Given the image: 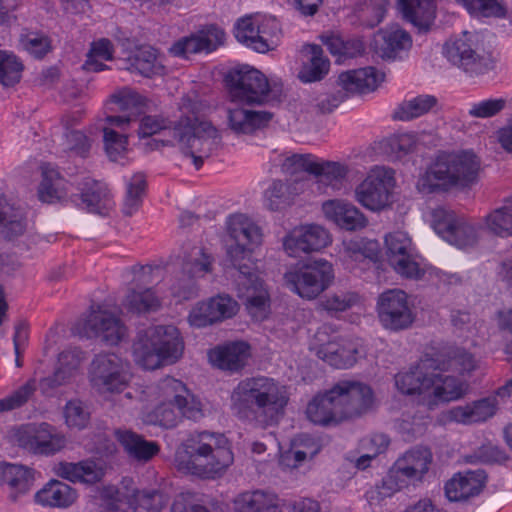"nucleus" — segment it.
I'll use <instances>...</instances> for the list:
<instances>
[{
    "label": "nucleus",
    "mask_w": 512,
    "mask_h": 512,
    "mask_svg": "<svg viewBox=\"0 0 512 512\" xmlns=\"http://www.w3.org/2000/svg\"><path fill=\"white\" fill-rule=\"evenodd\" d=\"M227 229L235 240L227 250L228 260L237 271V291L254 321L262 322L271 313L270 295L262 272L254 258V250L262 241L260 229L244 214L231 215Z\"/></svg>",
    "instance_id": "nucleus-1"
},
{
    "label": "nucleus",
    "mask_w": 512,
    "mask_h": 512,
    "mask_svg": "<svg viewBox=\"0 0 512 512\" xmlns=\"http://www.w3.org/2000/svg\"><path fill=\"white\" fill-rule=\"evenodd\" d=\"M204 104L196 95L182 99L180 111L183 118L173 128H168L164 120L158 117L146 116L139 126V137L144 140L159 133L164 138H153L144 142L148 150L158 149L162 145H175L191 156L196 169L203 163V157L212 150L218 136L217 129L202 117Z\"/></svg>",
    "instance_id": "nucleus-2"
},
{
    "label": "nucleus",
    "mask_w": 512,
    "mask_h": 512,
    "mask_svg": "<svg viewBox=\"0 0 512 512\" xmlns=\"http://www.w3.org/2000/svg\"><path fill=\"white\" fill-rule=\"evenodd\" d=\"M231 410L239 419L267 427L283 415L289 395L285 385L273 378H247L231 394Z\"/></svg>",
    "instance_id": "nucleus-3"
},
{
    "label": "nucleus",
    "mask_w": 512,
    "mask_h": 512,
    "mask_svg": "<svg viewBox=\"0 0 512 512\" xmlns=\"http://www.w3.org/2000/svg\"><path fill=\"white\" fill-rule=\"evenodd\" d=\"M422 216L443 240L460 249L473 246L483 229L502 238L512 235V206L492 211L483 226L467 223L443 206L426 207Z\"/></svg>",
    "instance_id": "nucleus-4"
},
{
    "label": "nucleus",
    "mask_w": 512,
    "mask_h": 512,
    "mask_svg": "<svg viewBox=\"0 0 512 512\" xmlns=\"http://www.w3.org/2000/svg\"><path fill=\"white\" fill-rule=\"evenodd\" d=\"M173 461L184 474L216 478L232 465L234 455L225 435L201 432L178 447Z\"/></svg>",
    "instance_id": "nucleus-5"
},
{
    "label": "nucleus",
    "mask_w": 512,
    "mask_h": 512,
    "mask_svg": "<svg viewBox=\"0 0 512 512\" xmlns=\"http://www.w3.org/2000/svg\"><path fill=\"white\" fill-rule=\"evenodd\" d=\"M479 366L476 357L464 348L427 352L415 366L396 374L394 383L403 395L417 396L426 405L431 370H455L470 374Z\"/></svg>",
    "instance_id": "nucleus-6"
},
{
    "label": "nucleus",
    "mask_w": 512,
    "mask_h": 512,
    "mask_svg": "<svg viewBox=\"0 0 512 512\" xmlns=\"http://www.w3.org/2000/svg\"><path fill=\"white\" fill-rule=\"evenodd\" d=\"M479 173L480 160L473 152L442 154L419 175L416 189L428 197L453 188H466L478 181Z\"/></svg>",
    "instance_id": "nucleus-7"
},
{
    "label": "nucleus",
    "mask_w": 512,
    "mask_h": 512,
    "mask_svg": "<svg viewBox=\"0 0 512 512\" xmlns=\"http://www.w3.org/2000/svg\"><path fill=\"white\" fill-rule=\"evenodd\" d=\"M153 404L147 407L142 414V421L146 424L173 427L182 417L198 420L203 416L202 404L177 379L167 377L150 391Z\"/></svg>",
    "instance_id": "nucleus-8"
},
{
    "label": "nucleus",
    "mask_w": 512,
    "mask_h": 512,
    "mask_svg": "<svg viewBox=\"0 0 512 512\" xmlns=\"http://www.w3.org/2000/svg\"><path fill=\"white\" fill-rule=\"evenodd\" d=\"M184 341L180 331L172 325L147 329L132 347L134 362L146 370H155L176 363L183 355Z\"/></svg>",
    "instance_id": "nucleus-9"
},
{
    "label": "nucleus",
    "mask_w": 512,
    "mask_h": 512,
    "mask_svg": "<svg viewBox=\"0 0 512 512\" xmlns=\"http://www.w3.org/2000/svg\"><path fill=\"white\" fill-rule=\"evenodd\" d=\"M333 264L316 258L290 267L284 274L285 285L299 297L307 300L317 298L334 282Z\"/></svg>",
    "instance_id": "nucleus-10"
},
{
    "label": "nucleus",
    "mask_w": 512,
    "mask_h": 512,
    "mask_svg": "<svg viewBox=\"0 0 512 512\" xmlns=\"http://www.w3.org/2000/svg\"><path fill=\"white\" fill-rule=\"evenodd\" d=\"M133 480L124 478L121 487L104 486L99 491V500L107 507L123 512H158L167 502L157 491L139 492L133 487Z\"/></svg>",
    "instance_id": "nucleus-11"
},
{
    "label": "nucleus",
    "mask_w": 512,
    "mask_h": 512,
    "mask_svg": "<svg viewBox=\"0 0 512 512\" xmlns=\"http://www.w3.org/2000/svg\"><path fill=\"white\" fill-rule=\"evenodd\" d=\"M432 453L425 447H415L397 459L382 481L379 493L390 496L408 482L421 481L430 469Z\"/></svg>",
    "instance_id": "nucleus-12"
},
{
    "label": "nucleus",
    "mask_w": 512,
    "mask_h": 512,
    "mask_svg": "<svg viewBox=\"0 0 512 512\" xmlns=\"http://www.w3.org/2000/svg\"><path fill=\"white\" fill-rule=\"evenodd\" d=\"M384 258L401 276L420 279L431 274L427 263L419 257L411 237L404 230L389 232L384 237Z\"/></svg>",
    "instance_id": "nucleus-13"
},
{
    "label": "nucleus",
    "mask_w": 512,
    "mask_h": 512,
    "mask_svg": "<svg viewBox=\"0 0 512 512\" xmlns=\"http://www.w3.org/2000/svg\"><path fill=\"white\" fill-rule=\"evenodd\" d=\"M270 161L273 167L279 168L284 174L294 176L308 172L333 187H335L334 182L344 178L347 173L344 165L336 162H324L310 154L274 151Z\"/></svg>",
    "instance_id": "nucleus-14"
},
{
    "label": "nucleus",
    "mask_w": 512,
    "mask_h": 512,
    "mask_svg": "<svg viewBox=\"0 0 512 512\" xmlns=\"http://www.w3.org/2000/svg\"><path fill=\"white\" fill-rule=\"evenodd\" d=\"M229 98L246 104H264L276 98L267 77L258 69L241 65L229 71L226 77Z\"/></svg>",
    "instance_id": "nucleus-15"
},
{
    "label": "nucleus",
    "mask_w": 512,
    "mask_h": 512,
    "mask_svg": "<svg viewBox=\"0 0 512 512\" xmlns=\"http://www.w3.org/2000/svg\"><path fill=\"white\" fill-rule=\"evenodd\" d=\"M309 348L320 359L336 368L352 367L362 355L357 342L340 338L329 325H323L315 332Z\"/></svg>",
    "instance_id": "nucleus-16"
},
{
    "label": "nucleus",
    "mask_w": 512,
    "mask_h": 512,
    "mask_svg": "<svg viewBox=\"0 0 512 512\" xmlns=\"http://www.w3.org/2000/svg\"><path fill=\"white\" fill-rule=\"evenodd\" d=\"M9 441L28 453L50 457L66 447L64 434L47 423L27 424L13 428L8 434Z\"/></svg>",
    "instance_id": "nucleus-17"
},
{
    "label": "nucleus",
    "mask_w": 512,
    "mask_h": 512,
    "mask_svg": "<svg viewBox=\"0 0 512 512\" xmlns=\"http://www.w3.org/2000/svg\"><path fill=\"white\" fill-rule=\"evenodd\" d=\"M443 55L451 65L471 76L485 74L492 68L491 59L482 54L479 37L474 33L465 32L447 40Z\"/></svg>",
    "instance_id": "nucleus-18"
},
{
    "label": "nucleus",
    "mask_w": 512,
    "mask_h": 512,
    "mask_svg": "<svg viewBox=\"0 0 512 512\" xmlns=\"http://www.w3.org/2000/svg\"><path fill=\"white\" fill-rule=\"evenodd\" d=\"M89 381L101 394L123 392L131 381L129 363L114 353L97 355L89 369Z\"/></svg>",
    "instance_id": "nucleus-19"
},
{
    "label": "nucleus",
    "mask_w": 512,
    "mask_h": 512,
    "mask_svg": "<svg viewBox=\"0 0 512 512\" xmlns=\"http://www.w3.org/2000/svg\"><path fill=\"white\" fill-rule=\"evenodd\" d=\"M395 185L394 171L385 166H374L355 188V199L364 208L380 211L391 203Z\"/></svg>",
    "instance_id": "nucleus-20"
},
{
    "label": "nucleus",
    "mask_w": 512,
    "mask_h": 512,
    "mask_svg": "<svg viewBox=\"0 0 512 512\" xmlns=\"http://www.w3.org/2000/svg\"><path fill=\"white\" fill-rule=\"evenodd\" d=\"M376 312L381 325L391 331L410 327L416 317L413 301L400 289L381 293L377 298Z\"/></svg>",
    "instance_id": "nucleus-21"
},
{
    "label": "nucleus",
    "mask_w": 512,
    "mask_h": 512,
    "mask_svg": "<svg viewBox=\"0 0 512 512\" xmlns=\"http://www.w3.org/2000/svg\"><path fill=\"white\" fill-rule=\"evenodd\" d=\"M159 289L138 287L128 292L124 305L134 312H147L158 309L162 304H177L195 296L196 287L192 283L179 280L175 282L166 295H159Z\"/></svg>",
    "instance_id": "nucleus-22"
},
{
    "label": "nucleus",
    "mask_w": 512,
    "mask_h": 512,
    "mask_svg": "<svg viewBox=\"0 0 512 512\" xmlns=\"http://www.w3.org/2000/svg\"><path fill=\"white\" fill-rule=\"evenodd\" d=\"M330 231L322 225L301 224L292 228L283 238L284 251L291 257L320 252L332 244Z\"/></svg>",
    "instance_id": "nucleus-23"
},
{
    "label": "nucleus",
    "mask_w": 512,
    "mask_h": 512,
    "mask_svg": "<svg viewBox=\"0 0 512 512\" xmlns=\"http://www.w3.org/2000/svg\"><path fill=\"white\" fill-rule=\"evenodd\" d=\"M381 258L379 243L374 239L353 237L342 241L339 259L344 269L361 275L376 265Z\"/></svg>",
    "instance_id": "nucleus-24"
},
{
    "label": "nucleus",
    "mask_w": 512,
    "mask_h": 512,
    "mask_svg": "<svg viewBox=\"0 0 512 512\" xmlns=\"http://www.w3.org/2000/svg\"><path fill=\"white\" fill-rule=\"evenodd\" d=\"M338 394L344 420L362 416L377 406L372 388L362 382L344 380L334 385Z\"/></svg>",
    "instance_id": "nucleus-25"
},
{
    "label": "nucleus",
    "mask_w": 512,
    "mask_h": 512,
    "mask_svg": "<svg viewBox=\"0 0 512 512\" xmlns=\"http://www.w3.org/2000/svg\"><path fill=\"white\" fill-rule=\"evenodd\" d=\"M132 121L126 116H107L99 120L98 126L103 131L104 149L111 161L122 162L129 151L128 136L124 133Z\"/></svg>",
    "instance_id": "nucleus-26"
},
{
    "label": "nucleus",
    "mask_w": 512,
    "mask_h": 512,
    "mask_svg": "<svg viewBox=\"0 0 512 512\" xmlns=\"http://www.w3.org/2000/svg\"><path fill=\"white\" fill-rule=\"evenodd\" d=\"M77 333L87 338L99 337L112 346L125 337L126 329L112 314L97 311L92 312L83 324L78 325Z\"/></svg>",
    "instance_id": "nucleus-27"
},
{
    "label": "nucleus",
    "mask_w": 512,
    "mask_h": 512,
    "mask_svg": "<svg viewBox=\"0 0 512 512\" xmlns=\"http://www.w3.org/2000/svg\"><path fill=\"white\" fill-rule=\"evenodd\" d=\"M321 211L326 221L346 231H358L368 225L366 216L354 204L344 199L324 201Z\"/></svg>",
    "instance_id": "nucleus-28"
},
{
    "label": "nucleus",
    "mask_w": 512,
    "mask_h": 512,
    "mask_svg": "<svg viewBox=\"0 0 512 512\" xmlns=\"http://www.w3.org/2000/svg\"><path fill=\"white\" fill-rule=\"evenodd\" d=\"M370 47L381 58L397 59L410 50L412 39L401 27L391 25L374 35Z\"/></svg>",
    "instance_id": "nucleus-29"
},
{
    "label": "nucleus",
    "mask_w": 512,
    "mask_h": 512,
    "mask_svg": "<svg viewBox=\"0 0 512 512\" xmlns=\"http://www.w3.org/2000/svg\"><path fill=\"white\" fill-rule=\"evenodd\" d=\"M334 386L324 393L315 395L307 404V418L319 425H336L344 421L342 406Z\"/></svg>",
    "instance_id": "nucleus-30"
},
{
    "label": "nucleus",
    "mask_w": 512,
    "mask_h": 512,
    "mask_svg": "<svg viewBox=\"0 0 512 512\" xmlns=\"http://www.w3.org/2000/svg\"><path fill=\"white\" fill-rule=\"evenodd\" d=\"M431 370L426 405L432 409L439 403H446L462 398L468 391L466 381L452 377L442 376Z\"/></svg>",
    "instance_id": "nucleus-31"
},
{
    "label": "nucleus",
    "mask_w": 512,
    "mask_h": 512,
    "mask_svg": "<svg viewBox=\"0 0 512 512\" xmlns=\"http://www.w3.org/2000/svg\"><path fill=\"white\" fill-rule=\"evenodd\" d=\"M252 356L251 346L246 341H231L215 347L208 353L209 362L222 370L238 371Z\"/></svg>",
    "instance_id": "nucleus-32"
},
{
    "label": "nucleus",
    "mask_w": 512,
    "mask_h": 512,
    "mask_svg": "<svg viewBox=\"0 0 512 512\" xmlns=\"http://www.w3.org/2000/svg\"><path fill=\"white\" fill-rule=\"evenodd\" d=\"M244 101L229 98L227 121L229 127L239 133H250L269 123L272 115L266 111H254L246 107Z\"/></svg>",
    "instance_id": "nucleus-33"
},
{
    "label": "nucleus",
    "mask_w": 512,
    "mask_h": 512,
    "mask_svg": "<svg viewBox=\"0 0 512 512\" xmlns=\"http://www.w3.org/2000/svg\"><path fill=\"white\" fill-rule=\"evenodd\" d=\"M497 406L498 402L496 396L487 397L448 410L443 413L441 421L444 424L449 422L472 424L485 421L495 414Z\"/></svg>",
    "instance_id": "nucleus-34"
},
{
    "label": "nucleus",
    "mask_w": 512,
    "mask_h": 512,
    "mask_svg": "<svg viewBox=\"0 0 512 512\" xmlns=\"http://www.w3.org/2000/svg\"><path fill=\"white\" fill-rule=\"evenodd\" d=\"M77 499V490L57 479L49 480L34 494V503L44 508L67 509Z\"/></svg>",
    "instance_id": "nucleus-35"
},
{
    "label": "nucleus",
    "mask_w": 512,
    "mask_h": 512,
    "mask_svg": "<svg viewBox=\"0 0 512 512\" xmlns=\"http://www.w3.org/2000/svg\"><path fill=\"white\" fill-rule=\"evenodd\" d=\"M52 472L72 483L93 484L103 477L104 466L93 460L77 463L59 461L53 465Z\"/></svg>",
    "instance_id": "nucleus-36"
},
{
    "label": "nucleus",
    "mask_w": 512,
    "mask_h": 512,
    "mask_svg": "<svg viewBox=\"0 0 512 512\" xmlns=\"http://www.w3.org/2000/svg\"><path fill=\"white\" fill-rule=\"evenodd\" d=\"M0 477L9 487V498L18 501L31 490L35 472L23 465L3 462L0 463Z\"/></svg>",
    "instance_id": "nucleus-37"
},
{
    "label": "nucleus",
    "mask_w": 512,
    "mask_h": 512,
    "mask_svg": "<svg viewBox=\"0 0 512 512\" xmlns=\"http://www.w3.org/2000/svg\"><path fill=\"white\" fill-rule=\"evenodd\" d=\"M383 80V72L373 67H366L341 73L337 85L346 93H362L375 90Z\"/></svg>",
    "instance_id": "nucleus-38"
},
{
    "label": "nucleus",
    "mask_w": 512,
    "mask_h": 512,
    "mask_svg": "<svg viewBox=\"0 0 512 512\" xmlns=\"http://www.w3.org/2000/svg\"><path fill=\"white\" fill-rule=\"evenodd\" d=\"M484 482L481 471L460 472L446 483L445 494L450 501H462L478 494Z\"/></svg>",
    "instance_id": "nucleus-39"
},
{
    "label": "nucleus",
    "mask_w": 512,
    "mask_h": 512,
    "mask_svg": "<svg viewBox=\"0 0 512 512\" xmlns=\"http://www.w3.org/2000/svg\"><path fill=\"white\" fill-rule=\"evenodd\" d=\"M310 177H300L294 184L273 182L264 194V203L270 210H281L291 204L294 196L304 193L310 185Z\"/></svg>",
    "instance_id": "nucleus-40"
},
{
    "label": "nucleus",
    "mask_w": 512,
    "mask_h": 512,
    "mask_svg": "<svg viewBox=\"0 0 512 512\" xmlns=\"http://www.w3.org/2000/svg\"><path fill=\"white\" fill-rule=\"evenodd\" d=\"M301 61L298 78L303 83L319 81L329 71V61L317 45H305L301 52Z\"/></svg>",
    "instance_id": "nucleus-41"
},
{
    "label": "nucleus",
    "mask_w": 512,
    "mask_h": 512,
    "mask_svg": "<svg viewBox=\"0 0 512 512\" xmlns=\"http://www.w3.org/2000/svg\"><path fill=\"white\" fill-rule=\"evenodd\" d=\"M254 21L259 24L255 25L258 37L256 52L267 53L278 47L282 38V29L280 22L276 17L270 14L256 12L253 13Z\"/></svg>",
    "instance_id": "nucleus-42"
},
{
    "label": "nucleus",
    "mask_w": 512,
    "mask_h": 512,
    "mask_svg": "<svg viewBox=\"0 0 512 512\" xmlns=\"http://www.w3.org/2000/svg\"><path fill=\"white\" fill-rule=\"evenodd\" d=\"M397 10L420 30L428 29L436 14L434 0H397Z\"/></svg>",
    "instance_id": "nucleus-43"
},
{
    "label": "nucleus",
    "mask_w": 512,
    "mask_h": 512,
    "mask_svg": "<svg viewBox=\"0 0 512 512\" xmlns=\"http://www.w3.org/2000/svg\"><path fill=\"white\" fill-rule=\"evenodd\" d=\"M123 59L127 60L123 68L138 72L146 77L162 75L165 72L162 58L152 47L138 48L132 57H124Z\"/></svg>",
    "instance_id": "nucleus-44"
},
{
    "label": "nucleus",
    "mask_w": 512,
    "mask_h": 512,
    "mask_svg": "<svg viewBox=\"0 0 512 512\" xmlns=\"http://www.w3.org/2000/svg\"><path fill=\"white\" fill-rule=\"evenodd\" d=\"M114 435L124 451L134 459L147 461L159 451L155 442L147 441L131 430L118 429Z\"/></svg>",
    "instance_id": "nucleus-45"
},
{
    "label": "nucleus",
    "mask_w": 512,
    "mask_h": 512,
    "mask_svg": "<svg viewBox=\"0 0 512 512\" xmlns=\"http://www.w3.org/2000/svg\"><path fill=\"white\" fill-rule=\"evenodd\" d=\"M114 48L112 43L105 38L98 39L91 43L87 53L83 69L89 72H100L108 69L106 64L113 60Z\"/></svg>",
    "instance_id": "nucleus-46"
},
{
    "label": "nucleus",
    "mask_w": 512,
    "mask_h": 512,
    "mask_svg": "<svg viewBox=\"0 0 512 512\" xmlns=\"http://www.w3.org/2000/svg\"><path fill=\"white\" fill-rule=\"evenodd\" d=\"M317 451L316 444L310 438L301 436L292 442L289 450L281 452L280 464L287 469L296 468L307 456H313Z\"/></svg>",
    "instance_id": "nucleus-47"
},
{
    "label": "nucleus",
    "mask_w": 512,
    "mask_h": 512,
    "mask_svg": "<svg viewBox=\"0 0 512 512\" xmlns=\"http://www.w3.org/2000/svg\"><path fill=\"white\" fill-rule=\"evenodd\" d=\"M273 493L264 491L244 492L233 500V512H268Z\"/></svg>",
    "instance_id": "nucleus-48"
},
{
    "label": "nucleus",
    "mask_w": 512,
    "mask_h": 512,
    "mask_svg": "<svg viewBox=\"0 0 512 512\" xmlns=\"http://www.w3.org/2000/svg\"><path fill=\"white\" fill-rule=\"evenodd\" d=\"M38 194L40 200L47 203L60 201L66 196L65 182L53 168L43 171Z\"/></svg>",
    "instance_id": "nucleus-49"
},
{
    "label": "nucleus",
    "mask_w": 512,
    "mask_h": 512,
    "mask_svg": "<svg viewBox=\"0 0 512 512\" xmlns=\"http://www.w3.org/2000/svg\"><path fill=\"white\" fill-rule=\"evenodd\" d=\"M323 43L329 51L341 61L348 57H354L363 50V43L360 40H344L339 34L330 33L322 36Z\"/></svg>",
    "instance_id": "nucleus-50"
},
{
    "label": "nucleus",
    "mask_w": 512,
    "mask_h": 512,
    "mask_svg": "<svg viewBox=\"0 0 512 512\" xmlns=\"http://www.w3.org/2000/svg\"><path fill=\"white\" fill-rule=\"evenodd\" d=\"M436 99L429 95H421L405 101L394 112V118L402 121L411 120L430 111Z\"/></svg>",
    "instance_id": "nucleus-51"
},
{
    "label": "nucleus",
    "mask_w": 512,
    "mask_h": 512,
    "mask_svg": "<svg viewBox=\"0 0 512 512\" xmlns=\"http://www.w3.org/2000/svg\"><path fill=\"white\" fill-rule=\"evenodd\" d=\"M474 17H500L505 6L498 0H455Z\"/></svg>",
    "instance_id": "nucleus-52"
},
{
    "label": "nucleus",
    "mask_w": 512,
    "mask_h": 512,
    "mask_svg": "<svg viewBox=\"0 0 512 512\" xmlns=\"http://www.w3.org/2000/svg\"><path fill=\"white\" fill-rule=\"evenodd\" d=\"M257 24L259 23L254 21L253 13H251L238 18L233 26L235 39L246 48L255 52L257 46L255 38L258 37L255 28Z\"/></svg>",
    "instance_id": "nucleus-53"
},
{
    "label": "nucleus",
    "mask_w": 512,
    "mask_h": 512,
    "mask_svg": "<svg viewBox=\"0 0 512 512\" xmlns=\"http://www.w3.org/2000/svg\"><path fill=\"white\" fill-rule=\"evenodd\" d=\"M23 65L21 61L7 50H0V83L13 85L19 82Z\"/></svg>",
    "instance_id": "nucleus-54"
},
{
    "label": "nucleus",
    "mask_w": 512,
    "mask_h": 512,
    "mask_svg": "<svg viewBox=\"0 0 512 512\" xmlns=\"http://www.w3.org/2000/svg\"><path fill=\"white\" fill-rule=\"evenodd\" d=\"M215 323L232 318L239 311L238 302L228 294H218L207 299Z\"/></svg>",
    "instance_id": "nucleus-55"
},
{
    "label": "nucleus",
    "mask_w": 512,
    "mask_h": 512,
    "mask_svg": "<svg viewBox=\"0 0 512 512\" xmlns=\"http://www.w3.org/2000/svg\"><path fill=\"white\" fill-rule=\"evenodd\" d=\"M145 183V177L141 173L134 174L127 183V193L123 205V211L126 215H132L140 207Z\"/></svg>",
    "instance_id": "nucleus-56"
},
{
    "label": "nucleus",
    "mask_w": 512,
    "mask_h": 512,
    "mask_svg": "<svg viewBox=\"0 0 512 512\" xmlns=\"http://www.w3.org/2000/svg\"><path fill=\"white\" fill-rule=\"evenodd\" d=\"M1 213L4 214V217L0 219L1 234L7 238H13L23 233L26 224L21 211L6 205L2 208Z\"/></svg>",
    "instance_id": "nucleus-57"
},
{
    "label": "nucleus",
    "mask_w": 512,
    "mask_h": 512,
    "mask_svg": "<svg viewBox=\"0 0 512 512\" xmlns=\"http://www.w3.org/2000/svg\"><path fill=\"white\" fill-rule=\"evenodd\" d=\"M64 419L68 428L81 430L88 425L90 413L81 401L71 400L65 405Z\"/></svg>",
    "instance_id": "nucleus-58"
},
{
    "label": "nucleus",
    "mask_w": 512,
    "mask_h": 512,
    "mask_svg": "<svg viewBox=\"0 0 512 512\" xmlns=\"http://www.w3.org/2000/svg\"><path fill=\"white\" fill-rule=\"evenodd\" d=\"M506 107L505 98H487L469 104L468 115L474 118H491Z\"/></svg>",
    "instance_id": "nucleus-59"
},
{
    "label": "nucleus",
    "mask_w": 512,
    "mask_h": 512,
    "mask_svg": "<svg viewBox=\"0 0 512 512\" xmlns=\"http://www.w3.org/2000/svg\"><path fill=\"white\" fill-rule=\"evenodd\" d=\"M20 46L30 55L39 58L50 50L49 39L38 32H28L21 36Z\"/></svg>",
    "instance_id": "nucleus-60"
},
{
    "label": "nucleus",
    "mask_w": 512,
    "mask_h": 512,
    "mask_svg": "<svg viewBox=\"0 0 512 512\" xmlns=\"http://www.w3.org/2000/svg\"><path fill=\"white\" fill-rule=\"evenodd\" d=\"M185 269L191 278H201L211 271V258L201 248H194L188 258Z\"/></svg>",
    "instance_id": "nucleus-61"
},
{
    "label": "nucleus",
    "mask_w": 512,
    "mask_h": 512,
    "mask_svg": "<svg viewBox=\"0 0 512 512\" xmlns=\"http://www.w3.org/2000/svg\"><path fill=\"white\" fill-rule=\"evenodd\" d=\"M81 362V356L78 352L62 353L59 358L60 367L55 373L54 381L62 384L68 381L77 371Z\"/></svg>",
    "instance_id": "nucleus-62"
},
{
    "label": "nucleus",
    "mask_w": 512,
    "mask_h": 512,
    "mask_svg": "<svg viewBox=\"0 0 512 512\" xmlns=\"http://www.w3.org/2000/svg\"><path fill=\"white\" fill-rule=\"evenodd\" d=\"M211 311L207 299L195 303L187 317L189 325L195 328H203L215 324Z\"/></svg>",
    "instance_id": "nucleus-63"
},
{
    "label": "nucleus",
    "mask_w": 512,
    "mask_h": 512,
    "mask_svg": "<svg viewBox=\"0 0 512 512\" xmlns=\"http://www.w3.org/2000/svg\"><path fill=\"white\" fill-rule=\"evenodd\" d=\"M199 42L202 46L203 53H211L215 51L225 41V33L221 28L215 26H207L196 31Z\"/></svg>",
    "instance_id": "nucleus-64"
}]
</instances>
